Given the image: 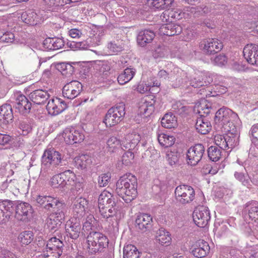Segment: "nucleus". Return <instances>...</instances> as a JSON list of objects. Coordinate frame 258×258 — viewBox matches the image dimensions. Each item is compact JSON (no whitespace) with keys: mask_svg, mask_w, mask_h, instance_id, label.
Here are the masks:
<instances>
[{"mask_svg":"<svg viewBox=\"0 0 258 258\" xmlns=\"http://www.w3.org/2000/svg\"><path fill=\"white\" fill-rule=\"evenodd\" d=\"M96 67L98 71V75L102 76V77H106L108 75L110 70V66L106 62L98 64Z\"/></svg>","mask_w":258,"mask_h":258,"instance_id":"864d4df0","label":"nucleus"},{"mask_svg":"<svg viewBox=\"0 0 258 258\" xmlns=\"http://www.w3.org/2000/svg\"><path fill=\"white\" fill-rule=\"evenodd\" d=\"M125 113V105L120 103L108 110L104 122L107 126H114L123 119Z\"/></svg>","mask_w":258,"mask_h":258,"instance_id":"6e6552de","label":"nucleus"},{"mask_svg":"<svg viewBox=\"0 0 258 258\" xmlns=\"http://www.w3.org/2000/svg\"><path fill=\"white\" fill-rule=\"evenodd\" d=\"M208 157L210 159L213 161H218L221 156L220 150L216 146H211L208 150Z\"/></svg>","mask_w":258,"mask_h":258,"instance_id":"09e8293b","label":"nucleus"},{"mask_svg":"<svg viewBox=\"0 0 258 258\" xmlns=\"http://www.w3.org/2000/svg\"><path fill=\"white\" fill-rule=\"evenodd\" d=\"M13 117L12 108L10 104H6L0 107V121L8 123Z\"/></svg>","mask_w":258,"mask_h":258,"instance_id":"f704fd0d","label":"nucleus"},{"mask_svg":"<svg viewBox=\"0 0 258 258\" xmlns=\"http://www.w3.org/2000/svg\"><path fill=\"white\" fill-rule=\"evenodd\" d=\"M14 138L8 134L0 133V145L2 146H10L14 143Z\"/></svg>","mask_w":258,"mask_h":258,"instance_id":"13d9d810","label":"nucleus"},{"mask_svg":"<svg viewBox=\"0 0 258 258\" xmlns=\"http://www.w3.org/2000/svg\"><path fill=\"white\" fill-rule=\"evenodd\" d=\"M244 218L249 223V220L255 221L258 220V203H252L246 206L244 210Z\"/></svg>","mask_w":258,"mask_h":258,"instance_id":"cd10ccee","label":"nucleus"},{"mask_svg":"<svg viewBox=\"0 0 258 258\" xmlns=\"http://www.w3.org/2000/svg\"><path fill=\"white\" fill-rule=\"evenodd\" d=\"M33 233L31 231H25L20 233L18 240L22 245H28L33 240Z\"/></svg>","mask_w":258,"mask_h":258,"instance_id":"49530a36","label":"nucleus"},{"mask_svg":"<svg viewBox=\"0 0 258 258\" xmlns=\"http://www.w3.org/2000/svg\"><path fill=\"white\" fill-rule=\"evenodd\" d=\"M14 35L10 32H7L0 37V41L4 42H12L14 41Z\"/></svg>","mask_w":258,"mask_h":258,"instance_id":"69168bd1","label":"nucleus"},{"mask_svg":"<svg viewBox=\"0 0 258 258\" xmlns=\"http://www.w3.org/2000/svg\"><path fill=\"white\" fill-rule=\"evenodd\" d=\"M98 208L101 215L104 218L113 217L116 213L115 199L110 192L104 190L98 198Z\"/></svg>","mask_w":258,"mask_h":258,"instance_id":"7ed1b4c3","label":"nucleus"},{"mask_svg":"<svg viewBox=\"0 0 258 258\" xmlns=\"http://www.w3.org/2000/svg\"><path fill=\"white\" fill-rule=\"evenodd\" d=\"M82 89V84L77 81H73L66 84L62 89V95L64 98L73 99L80 93Z\"/></svg>","mask_w":258,"mask_h":258,"instance_id":"2eb2a0df","label":"nucleus"},{"mask_svg":"<svg viewBox=\"0 0 258 258\" xmlns=\"http://www.w3.org/2000/svg\"><path fill=\"white\" fill-rule=\"evenodd\" d=\"M61 254L62 251L60 250L58 251L53 252L52 250L46 249L43 255L39 256V258H59Z\"/></svg>","mask_w":258,"mask_h":258,"instance_id":"680f3d73","label":"nucleus"},{"mask_svg":"<svg viewBox=\"0 0 258 258\" xmlns=\"http://www.w3.org/2000/svg\"><path fill=\"white\" fill-rule=\"evenodd\" d=\"M63 246V243L60 240L55 237H52L47 242L46 249L52 251L56 250V251L60 250L62 251Z\"/></svg>","mask_w":258,"mask_h":258,"instance_id":"37998d69","label":"nucleus"},{"mask_svg":"<svg viewBox=\"0 0 258 258\" xmlns=\"http://www.w3.org/2000/svg\"><path fill=\"white\" fill-rule=\"evenodd\" d=\"M173 0H148L149 6L156 9L163 10L170 7Z\"/></svg>","mask_w":258,"mask_h":258,"instance_id":"4c0bfd02","label":"nucleus"},{"mask_svg":"<svg viewBox=\"0 0 258 258\" xmlns=\"http://www.w3.org/2000/svg\"><path fill=\"white\" fill-rule=\"evenodd\" d=\"M174 192L176 201L181 205L189 204L195 199V190L189 185H180L176 187Z\"/></svg>","mask_w":258,"mask_h":258,"instance_id":"1a4fd4ad","label":"nucleus"},{"mask_svg":"<svg viewBox=\"0 0 258 258\" xmlns=\"http://www.w3.org/2000/svg\"><path fill=\"white\" fill-rule=\"evenodd\" d=\"M67 235L73 239H77L80 235L81 225L79 220L72 218L67 221L65 225Z\"/></svg>","mask_w":258,"mask_h":258,"instance_id":"4be33fe9","label":"nucleus"},{"mask_svg":"<svg viewBox=\"0 0 258 258\" xmlns=\"http://www.w3.org/2000/svg\"><path fill=\"white\" fill-rule=\"evenodd\" d=\"M135 72V69L127 68L118 76L117 81L118 83L120 85H124L128 83L133 78Z\"/></svg>","mask_w":258,"mask_h":258,"instance_id":"e433bc0d","label":"nucleus"},{"mask_svg":"<svg viewBox=\"0 0 258 258\" xmlns=\"http://www.w3.org/2000/svg\"><path fill=\"white\" fill-rule=\"evenodd\" d=\"M107 48L109 53H115L122 51L123 46L122 44H118L114 41L110 42L107 45Z\"/></svg>","mask_w":258,"mask_h":258,"instance_id":"bf43d9fd","label":"nucleus"},{"mask_svg":"<svg viewBox=\"0 0 258 258\" xmlns=\"http://www.w3.org/2000/svg\"><path fill=\"white\" fill-rule=\"evenodd\" d=\"M44 45L48 50H54L64 46V41L59 38H48L44 41Z\"/></svg>","mask_w":258,"mask_h":258,"instance_id":"c9c22d12","label":"nucleus"},{"mask_svg":"<svg viewBox=\"0 0 258 258\" xmlns=\"http://www.w3.org/2000/svg\"><path fill=\"white\" fill-rule=\"evenodd\" d=\"M140 139V135L136 132L127 134L121 140V148L123 150H133L138 145Z\"/></svg>","mask_w":258,"mask_h":258,"instance_id":"412c9836","label":"nucleus"},{"mask_svg":"<svg viewBox=\"0 0 258 258\" xmlns=\"http://www.w3.org/2000/svg\"><path fill=\"white\" fill-rule=\"evenodd\" d=\"M75 166L78 168L85 169L92 163L91 158L87 155H81L74 159Z\"/></svg>","mask_w":258,"mask_h":258,"instance_id":"58836bf2","label":"nucleus"},{"mask_svg":"<svg viewBox=\"0 0 258 258\" xmlns=\"http://www.w3.org/2000/svg\"><path fill=\"white\" fill-rule=\"evenodd\" d=\"M212 61L215 65L223 66L226 64L227 59L225 55L219 54L216 56L213 59H212Z\"/></svg>","mask_w":258,"mask_h":258,"instance_id":"0e129e2a","label":"nucleus"},{"mask_svg":"<svg viewBox=\"0 0 258 258\" xmlns=\"http://www.w3.org/2000/svg\"><path fill=\"white\" fill-rule=\"evenodd\" d=\"M134 158V154L131 150H128L122 157V163L125 165H128L131 163V161Z\"/></svg>","mask_w":258,"mask_h":258,"instance_id":"e2e57ef3","label":"nucleus"},{"mask_svg":"<svg viewBox=\"0 0 258 258\" xmlns=\"http://www.w3.org/2000/svg\"><path fill=\"white\" fill-rule=\"evenodd\" d=\"M223 47L222 42L216 38L203 39L200 43V49L207 54H213L220 51Z\"/></svg>","mask_w":258,"mask_h":258,"instance_id":"9b49d317","label":"nucleus"},{"mask_svg":"<svg viewBox=\"0 0 258 258\" xmlns=\"http://www.w3.org/2000/svg\"><path fill=\"white\" fill-rule=\"evenodd\" d=\"M67 45L73 50L87 49L88 45L85 41L76 42L69 41L67 42Z\"/></svg>","mask_w":258,"mask_h":258,"instance_id":"5fc2aeb1","label":"nucleus"},{"mask_svg":"<svg viewBox=\"0 0 258 258\" xmlns=\"http://www.w3.org/2000/svg\"><path fill=\"white\" fill-rule=\"evenodd\" d=\"M96 222V220L92 215H89L86 219V221L84 223L83 229L86 230H89L92 229V227L94 226V224Z\"/></svg>","mask_w":258,"mask_h":258,"instance_id":"052dcab7","label":"nucleus"},{"mask_svg":"<svg viewBox=\"0 0 258 258\" xmlns=\"http://www.w3.org/2000/svg\"><path fill=\"white\" fill-rule=\"evenodd\" d=\"M15 218L19 221L26 222L33 212L31 206L27 203H21L15 207Z\"/></svg>","mask_w":258,"mask_h":258,"instance_id":"dca6fc26","label":"nucleus"},{"mask_svg":"<svg viewBox=\"0 0 258 258\" xmlns=\"http://www.w3.org/2000/svg\"><path fill=\"white\" fill-rule=\"evenodd\" d=\"M214 141L216 145L222 149L227 150L228 145L226 144L225 136L217 135L214 137Z\"/></svg>","mask_w":258,"mask_h":258,"instance_id":"603ef678","label":"nucleus"},{"mask_svg":"<svg viewBox=\"0 0 258 258\" xmlns=\"http://www.w3.org/2000/svg\"><path fill=\"white\" fill-rule=\"evenodd\" d=\"M37 203L44 209L51 211L50 214H64L66 204L57 198L51 196H38L36 199Z\"/></svg>","mask_w":258,"mask_h":258,"instance_id":"39448f33","label":"nucleus"},{"mask_svg":"<svg viewBox=\"0 0 258 258\" xmlns=\"http://www.w3.org/2000/svg\"><path fill=\"white\" fill-rule=\"evenodd\" d=\"M168 15L174 19L180 20L184 16V13H183L180 9H174L170 11Z\"/></svg>","mask_w":258,"mask_h":258,"instance_id":"338daca9","label":"nucleus"},{"mask_svg":"<svg viewBox=\"0 0 258 258\" xmlns=\"http://www.w3.org/2000/svg\"><path fill=\"white\" fill-rule=\"evenodd\" d=\"M61 160V155L58 152L53 149L46 150L42 156V171L49 173L60 164Z\"/></svg>","mask_w":258,"mask_h":258,"instance_id":"0eeeda50","label":"nucleus"},{"mask_svg":"<svg viewBox=\"0 0 258 258\" xmlns=\"http://www.w3.org/2000/svg\"><path fill=\"white\" fill-rule=\"evenodd\" d=\"M192 217L194 222L198 227L204 228L207 225L210 219L209 210L205 206H198L195 209Z\"/></svg>","mask_w":258,"mask_h":258,"instance_id":"9d476101","label":"nucleus"},{"mask_svg":"<svg viewBox=\"0 0 258 258\" xmlns=\"http://www.w3.org/2000/svg\"><path fill=\"white\" fill-rule=\"evenodd\" d=\"M243 56L246 61L252 65L258 64V45L247 44L243 49Z\"/></svg>","mask_w":258,"mask_h":258,"instance_id":"aec40b11","label":"nucleus"},{"mask_svg":"<svg viewBox=\"0 0 258 258\" xmlns=\"http://www.w3.org/2000/svg\"><path fill=\"white\" fill-rule=\"evenodd\" d=\"M107 146L109 151L114 152L115 149L121 148V141L115 137H111L107 141Z\"/></svg>","mask_w":258,"mask_h":258,"instance_id":"3c124183","label":"nucleus"},{"mask_svg":"<svg viewBox=\"0 0 258 258\" xmlns=\"http://www.w3.org/2000/svg\"><path fill=\"white\" fill-rule=\"evenodd\" d=\"M186 80V74L182 70L178 68H174L170 72V82H171L173 87H184Z\"/></svg>","mask_w":258,"mask_h":258,"instance_id":"a211bd4d","label":"nucleus"},{"mask_svg":"<svg viewBox=\"0 0 258 258\" xmlns=\"http://www.w3.org/2000/svg\"><path fill=\"white\" fill-rule=\"evenodd\" d=\"M205 152V148L202 144H196L191 147L186 153V161L188 165H196L202 159Z\"/></svg>","mask_w":258,"mask_h":258,"instance_id":"f8f14e48","label":"nucleus"},{"mask_svg":"<svg viewBox=\"0 0 258 258\" xmlns=\"http://www.w3.org/2000/svg\"><path fill=\"white\" fill-rule=\"evenodd\" d=\"M159 30L163 35L173 36L180 34L182 31V28L180 26L174 23H167L163 24Z\"/></svg>","mask_w":258,"mask_h":258,"instance_id":"c85d7f7f","label":"nucleus"},{"mask_svg":"<svg viewBox=\"0 0 258 258\" xmlns=\"http://www.w3.org/2000/svg\"><path fill=\"white\" fill-rule=\"evenodd\" d=\"M178 156L179 155L177 152L168 151L166 153V159L168 163L171 166H173L178 162L179 158Z\"/></svg>","mask_w":258,"mask_h":258,"instance_id":"6e6d98bb","label":"nucleus"},{"mask_svg":"<svg viewBox=\"0 0 258 258\" xmlns=\"http://www.w3.org/2000/svg\"><path fill=\"white\" fill-rule=\"evenodd\" d=\"M197 111L200 117L197 120L196 128L197 131L203 135L207 134L211 130L212 125L205 116L208 115L211 111V105L207 100H203L198 105Z\"/></svg>","mask_w":258,"mask_h":258,"instance_id":"20e7f679","label":"nucleus"},{"mask_svg":"<svg viewBox=\"0 0 258 258\" xmlns=\"http://www.w3.org/2000/svg\"><path fill=\"white\" fill-rule=\"evenodd\" d=\"M63 190L66 189H72L77 183L76 182V176L74 172L70 170L65 171L62 172Z\"/></svg>","mask_w":258,"mask_h":258,"instance_id":"7c9ffc66","label":"nucleus"},{"mask_svg":"<svg viewBox=\"0 0 258 258\" xmlns=\"http://www.w3.org/2000/svg\"><path fill=\"white\" fill-rule=\"evenodd\" d=\"M155 36V33L149 29L141 31L137 36V42L141 46H145L147 44L152 41Z\"/></svg>","mask_w":258,"mask_h":258,"instance_id":"c756f323","label":"nucleus"},{"mask_svg":"<svg viewBox=\"0 0 258 258\" xmlns=\"http://www.w3.org/2000/svg\"><path fill=\"white\" fill-rule=\"evenodd\" d=\"M88 204L87 201L83 198H76L73 204L72 209L73 213V219L80 220L85 214L86 209Z\"/></svg>","mask_w":258,"mask_h":258,"instance_id":"6ab92c4d","label":"nucleus"},{"mask_svg":"<svg viewBox=\"0 0 258 258\" xmlns=\"http://www.w3.org/2000/svg\"><path fill=\"white\" fill-rule=\"evenodd\" d=\"M15 211V206L10 200L0 202V224L8 222Z\"/></svg>","mask_w":258,"mask_h":258,"instance_id":"4468645a","label":"nucleus"},{"mask_svg":"<svg viewBox=\"0 0 258 258\" xmlns=\"http://www.w3.org/2000/svg\"><path fill=\"white\" fill-rule=\"evenodd\" d=\"M63 178L65 177L62 176V173L54 175L51 179V186L53 188H59L63 190Z\"/></svg>","mask_w":258,"mask_h":258,"instance_id":"8fccbe9b","label":"nucleus"},{"mask_svg":"<svg viewBox=\"0 0 258 258\" xmlns=\"http://www.w3.org/2000/svg\"><path fill=\"white\" fill-rule=\"evenodd\" d=\"M108 244L107 238L100 232H91L87 237V249L90 254L102 251Z\"/></svg>","mask_w":258,"mask_h":258,"instance_id":"423d86ee","label":"nucleus"},{"mask_svg":"<svg viewBox=\"0 0 258 258\" xmlns=\"http://www.w3.org/2000/svg\"><path fill=\"white\" fill-rule=\"evenodd\" d=\"M111 178V174L108 172L106 173L101 174L99 176L98 179V185L100 187H104L106 186Z\"/></svg>","mask_w":258,"mask_h":258,"instance_id":"4d7b16f0","label":"nucleus"},{"mask_svg":"<svg viewBox=\"0 0 258 258\" xmlns=\"http://www.w3.org/2000/svg\"><path fill=\"white\" fill-rule=\"evenodd\" d=\"M61 136L64 142L68 144L81 143L84 139V135L82 131L73 127L66 128L62 133Z\"/></svg>","mask_w":258,"mask_h":258,"instance_id":"ddd939ff","label":"nucleus"},{"mask_svg":"<svg viewBox=\"0 0 258 258\" xmlns=\"http://www.w3.org/2000/svg\"><path fill=\"white\" fill-rule=\"evenodd\" d=\"M210 246L207 242L203 240L197 241L192 246L191 252L197 257H203L209 252Z\"/></svg>","mask_w":258,"mask_h":258,"instance_id":"5701e85b","label":"nucleus"},{"mask_svg":"<svg viewBox=\"0 0 258 258\" xmlns=\"http://www.w3.org/2000/svg\"><path fill=\"white\" fill-rule=\"evenodd\" d=\"M161 124L165 128L175 127L177 125L176 118L171 113H166L161 119Z\"/></svg>","mask_w":258,"mask_h":258,"instance_id":"ea45409f","label":"nucleus"},{"mask_svg":"<svg viewBox=\"0 0 258 258\" xmlns=\"http://www.w3.org/2000/svg\"><path fill=\"white\" fill-rule=\"evenodd\" d=\"M212 81V79L207 77L205 74H202L190 81V85L194 88L207 86Z\"/></svg>","mask_w":258,"mask_h":258,"instance_id":"72a5a7b5","label":"nucleus"},{"mask_svg":"<svg viewBox=\"0 0 258 258\" xmlns=\"http://www.w3.org/2000/svg\"><path fill=\"white\" fill-rule=\"evenodd\" d=\"M139 252L136 247L132 244L126 245L123 248V258H138Z\"/></svg>","mask_w":258,"mask_h":258,"instance_id":"c03bdc74","label":"nucleus"},{"mask_svg":"<svg viewBox=\"0 0 258 258\" xmlns=\"http://www.w3.org/2000/svg\"><path fill=\"white\" fill-rule=\"evenodd\" d=\"M237 169L238 171H235L234 173L235 177L236 179L241 182L243 185L248 187L249 185H250L249 178L242 172L243 169L245 170V167L238 166Z\"/></svg>","mask_w":258,"mask_h":258,"instance_id":"a18cd8bd","label":"nucleus"},{"mask_svg":"<svg viewBox=\"0 0 258 258\" xmlns=\"http://www.w3.org/2000/svg\"><path fill=\"white\" fill-rule=\"evenodd\" d=\"M67 108V104L62 99L53 97L48 102L46 109L49 114L56 115L63 111Z\"/></svg>","mask_w":258,"mask_h":258,"instance_id":"f3484780","label":"nucleus"},{"mask_svg":"<svg viewBox=\"0 0 258 258\" xmlns=\"http://www.w3.org/2000/svg\"><path fill=\"white\" fill-rule=\"evenodd\" d=\"M64 214L59 213L58 214H50L47 219L46 226L51 231H56L61 225L64 219Z\"/></svg>","mask_w":258,"mask_h":258,"instance_id":"bb28decb","label":"nucleus"},{"mask_svg":"<svg viewBox=\"0 0 258 258\" xmlns=\"http://www.w3.org/2000/svg\"><path fill=\"white\" fill-rule=\"evenodd\" d=\"M155 102L152 96H146L143 98L139 106L140 113L146 116H149L154 111Z\"/></svg>","mask_w":258,"mask_h":258,"instance_id":"b1692460","label":"nucleus"},{"mask_svg":"<svg viewBox=\"0 0 258 258\" xmlns=\"http://www.w3.org/2000/svg\"><path fill=\"white\" fill-rule=\"evenodd\" d=\"M240 119L238 115L231 110L221 108L216 113L215 127L226 134H239Z\"/></svg>","mask_w":258,"mask_h":258,"instance_id":"f257e3e1","label":"nucleus"},{"mask_svg":"<svg viewBox=\"0 0 258 258\" xmlns=\"http://www.w3.org/2000/svg\"><path fill=\"white\" fill-rule=\"evenodd\" d=\"M152 222V217L147 214H141L136 220V227L144 230L148 228Z\"/></svg>","mask_w":258,"mask_h":258,"instance_id":"473e14b6","label":"nucleus"},{"mask_svg":"<svg viewBox=\"0 0 258 258\" xmlns=\"http://www.w3.org/2000/svg\"><path fill=\"white\" fill-rule=\"evenodd\" d=\"M158 141L162 146L167 148L174 144L175 139L172 136L161 133L158 135Z\"/></svg>","mask_w":258,"mask_h":258,"instance_id":"79ce46f5","label":"nucleus"},{"mask_svg":"<svg viewBox=\"0 0 258 258\" xmlns=\"http://www.w3.org/2000/svg\"><path fill=\"white\" fill-rule=\"evenodd\" d=\"M116 192L127 203L137 195V179L131 173L121 176L116 182Z\"/></svg>","mask_w":258,"mask_h":258,"instance_id":"f03ea898","label":"nucleus"},{"mask_svg":"<svg viewBox=\"0 0 258 258\" xmlns=\"http://www.w3.org/2000/svg\"><path fill=\"white\" fill-rule=\"evenodd\" d=\"M15 108L20 113L26 114L28 113L31 108V103L24 95H19L16 99Z\"/></svg>","mask_w":258,"mask_h":258,"instance_id":"393cba45","label":"nucleus"},{"mask_svg":"<svg viewBox=\"0 0 258 258\" xmlns=\"http://www.w3.org/2000/svg\"><path fill=\"white\" fill-rule=\"evenodd\" d=\"M250 134L253 142L258 141V123L252 126L250 130Z\"/></svg>","mask_w":258,"mask_h":258,"instance_id":"774afa93","label":"nucleus"},{"mask_svg":"<svg viewBox=\"0 0 258 258\" xmlns=\"http://www.w3.org/2000/svg\"><path fill=\"white\" fill-rule=\"evenodd\" d=\"M21 20L26 24L34 25L37 22V16L35 12L31 11L24 12L21 14Z\"/></svg>","mask_w":258,"mask_h":258,"instance_id":"a19ab883","label":"nucleus"},{"mask_svg":"<svg viewBox=\"0 0 258 258\" xmlns=\"http://www.w3.org/2000/svg\"><path fill=\"white\" fill-rule=\"evenodd\" d=\"M155 239L156 241L161 245L168 246L171 242V237L169 232L163 228L157 231Z\"/></svg>","mask_w":258,"mask_h":258,"instance_id":"2f4dec72","label":"nucleus"},{"mask_svg":"<svg viewBox=\"0 0 258 258\" xmlns=\"http://www.w3.org/2000/svg\"><path fill=\"white\" fill-rule=\"evenodd\" d=\"M49 97V93L42 89L35 90L29 94L30 99L38 105L44 104Z\"/></svg>","mask_w":258,"mask_h":258,"instance_id":"a878e982","label":"nucleus"},{"mask_svg":"<svg viewBox=\"0 0 258 258\" xmlns=\"http://www.w3.org/2000/svg\"><path fill=\"white\" fill-rule=\"evenodd\" d=\"M227 144L228 145L227 149H233L239 143V134L234 135H230L226 134L225 135Z\"/></svg>","mask_w":258,"mask_h":258,"instance_id":"de8ad7c7","label":"nucleus"}]
</instances>
